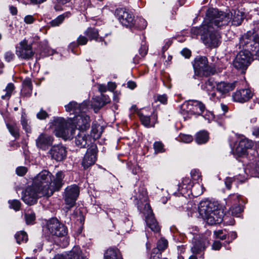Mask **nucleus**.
I'll return each instance as SVG.
<instances>
[{
  "label": "nucleus",
  "instance_id": "f257e3e1",
  "mask_svg": "<svg viewBox=\"0 0 259 259\" xmlns=\"http://www.w3.org/2000/svg\"><path fill=\"white\" fill-rule=\"evenodd\" d=\"M52 175L47 170H43L35 176L32 185L28 186L22 192V199L27 204H35L41 196L50 197L55 191H59L64 184V175L61 171L56 173L52 180Z\"/></svg>",
  "mask_w": 259,
  "mask_h": 259
},
{
  "label": "nucleus",
  "instance_id": "f03ea898",
  "mask_svg": "<svg viewBox=\"0 0 259 259\" xmlns=\"http://www.w3.org/2000/svg\"><path fill=\"white\" fill-rule=\"evenodd\" d=\"M245 48L236 56L233 65L237 69H245L250 63L251 56L259 59V22L254 24L252 31H248L240 39L239 47Z\"/></svg>",
  "mask_w": 259,
  "mask_h": 259
},
{
  "label": "nucleus",
  "instance_id": "7ed1b4c3",
  "mask_svg": "<svg viewBox=\"0 0 259 259\" xmlns=\"http://www.w3.org/2000/svg\"><path fill=\"white\" fill-rule=\"evenodd\" d=\"M87 102H84L81 104H77L75 102H70L65 106L66 111L74 115L73 117H70L69 120L75 127V130L84 132L90 126V118L85 112L87 109Z\"/></svg>",
  "mask_w": 259,
  "mask_h": 259
},
{
  "label": "nucleus",
  "instance_id": "20e7f679",
  "mask_svg": "<svg viewBox=\"0 0 259 259\" xmlns=\"http://www.w3.org/2000/svg\"><path fill=\"white\" fill-rule=\"evenodd\" d=\"M229 21V18L225 14L220 13L218 9L210 8L206 12L205 18L201 27L192 28L191 32L194 35H201L202 39L206 31L212 28V23H214L213 28H215L227 24Z\"/></svg>",
  "mask_w": 259,
  "mask_h": 259
},
{
  "label": "nucleus",
  "instance_id": "39448f33",
  "mask_svg": "<svg viewBox=\"0 0 259 259\" xmlns=\"http://www.w3.org/2000/svg\"><path fill=\"white\" fill-rule=\"evenodd\" d=\"M200 215L210 225L221 223L224 220V212L217 202L202 201L198 206Z\"/></svg>",
  "mask_w": 259,
  "mask_h": 259
},
{
  "label": "nucleus",
  "instance_id": "423d86ee",
  "mask_svg": "<svg viewBox=\"0 0 259 259\" xmlns=\"http://www.w3.org/2000/svg\"><path fill=\"white\" fill-rule=\"evenodd\" d=\"M135 199L138 209L146 215L147 225L151 230L155 232L160 231L159 226L153 217V214L149 203L148 202V196L146 191L142 188L138 194L135 196Z\"/></svg>",
  "mask_w": 259,
  "mask_h": 259
},
{
  "label": "nucleus",
  "instance_id": "0eeeda50",
  "mask_svg": "<svg viewBox=\"0 0 259 259\" xmlns=\"http://www.w3.org/2000/svg\"><path fill=\"white\" fill-rule=\"evenodd\" d=\"M54 133L58 137L67 140L73 138L75 128L69 119L66 121L63 118L57 117L54 120Z\"/></svg>",
  "mask_w": 259,
  "mask_h": 259
},
{
  "label": "nucleus",
  "instance_id": "6e6552de",
  "mask_svg": "<svg viewBox=\"0 0 259 259\" xmlns=\"http://www.w3.org/2000/svg\"><path fill=\"white\" fill-rule=\"evenodd\" d=\"M48 228L50 232L53 235L63 239V247H65L68 244V239L65 236L67 234L66 227L60 223L56 219H53L50 220L47 224Z\"/></svg>",
  "mask_w": 259,
  "mask_h": 259
},
{
  "label": "nucleus",
  "instance_id": "1a4fd4ad",
  "mask_svg": "<svg viewBox=\"0 0 259 259\" xmlns=\"http://www.w3.org/2000/svg\"><path fill=\"white\" fill-rule=\"evenodd\" d=\"M228 24V22L224 25L220 26L217 28H213L214 23H212V28L209 29L208 31H206V32L203 34V37L202 38L204 43L208 47H217L218 46L220 42V34L219 33L218 31L220 29L223 28L224 26H227Z\"/></svg>",
  "mask_w": 259,
  "mask_h": 259
},
{
  "label": "nucleus",
  "instance_id": "9d476101",
  "mask_svg": "<svg viewBox=\"0 0 259 259\" xmlns=\"http://www.w3.org/2000/svg\"><path fill=\"white\" fill-rule=\"evenodd\" d=\"M79 194V188L76 185L68 186L64 190L63 198L67 205L66 211L69 210L75 204V202Z\"/></svg>",
  "mask_w": 259,
  "mask_h": 259
},
{
  "label": "nucleus",
  "instance_id": "9b49d317",
  "mask_svg": "<svg viewBox=\"0 0 259 259\" xmlns=\"http://www.w3.org/2000/svg\"><path fill=\"white\" fill-rule=\"evenodd\" d=\"M252 147V142L246 139H241L235 149L232 150L233 153L235 156L238 157L243 156L247 154L253 155H257V152L254 150L251 149Z\"/></svg>",
  "mask_w": 259,
  "mask_h": 259
},
{
  "label": "nucleus",
  "instance_id": "f8f14e48",
  "mask_svg": "<svg viewBox=\"0 0 259 259\" xmlns=\"http://www.w3.org/2000/svg\"><path fill=\"white\" fill-rule=\"evenodd\" d=\"M205 106L197 100H189L186 101L182 105V114L187 113L193 115H200L205 110Z\"/></svg>",
  "mask_w": 259,
  "mask_h": 259
},
{
  "label": "nucleus",
  "instance_id": "ddd939ff",
  "mask_svg": "<svg viewBox=\"0 0 259 259\" xmlns=\"http://www.w3.org/2000/svg\"><path fill=\"white\" fill-rule=\"evenodd\" d=\"M115 15L120 23L127 27H131L135 24L133 15L124 8H118L115 11Z\"/></svg>",
  "mask_w": 259,
  "mask_h": 259
},
{
  "label": "nucleus",
  "instance_id": "4468645a",
  "mask_svg": "<svg viewBox=\"0 0 259 259\" xmlns=\"http://www.w3.org/2000/svg\"><path fill=\"white\" fill-rule=\"evenodd\" d=\"M16 54L18 58L21 59H31L34 54L32 51V46L28 44L26 39H24L19 43L16 48Z\"/></svg>",
  "mask_w": 259,
  "mask_h": 259
},
{
  "label": "nucleus",
  "instance_id": "2eb2a0df",
  "mask_svg": "<svg viewBox=\"0 0 259 259\" xmlns=\"http://www.w3.org/2000/svg\"><path fill=\"white\" fill-rule=\"evenodd\" d=\"M193 65L195 72H197L200 75H208L210 73H214L213 71L210 70L207 59L205 57L200 56L196 58Z\"/></svg>",
  "mask_w": 259,
  "mask_h": 259
},
{
  "label": "nucleus",
  "instance_id": "dca6fc26",
  "mask_svg": "<svg viewBox=\"0 0 259 259\" xmlns=\"http://www.w3.org/2000/svg\"><path fill=\"white\" fill-rule=\"evenodd\" d=\"M97 147L95 144H92L87 151L81 162V165L87 169L93 165L97 159Z\"/></svg>",
  "mask_w": 259,
  "mask_h": 259
},
{
  "label": "nucleus",
  "instance_id": "f3484780",
  "mask_svg": "<svg viewBox=\"0 0 259 259\" xmlns=\"http://www.w3.org/2000/svg\"><path fill=\"white\" fill-rule=\"evenodd\" d=\"M48 154L52 159L61 161L66 157L67 151L66 148L62 144H57L52 146Z\"/></svg>",
  "mask_w": 259,
  "mask_h": 259
},
{
  "label": "nucleus",
  "instance_id": "a211bd4d",
  "mask_svg": "<svg viewBox=\"0 0 259 259\" xmlns=\"http://www.w3.org/2000/svg\"><path fill=\"white\" fill-rule=\"evenodd\" d=\"M54 259H86L78 246H74L68 253L65 254H58Z\"/></svg>",
  "mask_w": 259,
  "mask_h": 259
},
{
  "label": "nucleus",
  "instance_id": "6ab92c4d",
  "mask_svg": "<svg viewBox=\"0 0 259 259\" xmlns=\"http://www.w3.org/2000/svg\"><path fill=\"white\" fill-rule=\"evenodd\" d=\"M53 142V137L46 133L40 134L35 140L36 147L44 151L48 149Z\"/></svg>",
  "mask_w": 259,
  "mask_h": 259
},
{
  "label": "nucleus",
  "instance_id": "aec40b11",
  "mask_svg": "<svg viewBox=\"0 0 259 259\" xmlns=\"http://www.w3.org/2000/svg\"><path fill=\"white\" fill-rule=\"evenodd\" d=\"M219 13L225 14L229 18L228 23L231 21L232 24L236 26L240 25L245 18L244 13L239 10H234L230 12V14L219 11Z\"/></svg>",
  "mask_w": 259,
  "mask_h": 259
},
{
  "label": "nucleus",
  "instance_id": "412c9836",
  "mask_svg": "<svg viewBox=\"0 0 259 259\" xmlns=\"http://www.w3.org/2000/svg\"><path fill=\"white\" fill-rule=\"evenodd\" d=\"M233 98L236 102L243 103L248 101L252 96L250 89H242L237 91L233 95Z\"/></svg>",
  "mask_w": 259,
  "mask_h": 259
},
{
  "label": "nucleus",
  "instance_id": "4be33fe9",
  "mask_svg": "<svg viewBox=\"0 0 259 259\" xmlns=\"http://www.w3.org/2000/svg\"><path fill=\"white\" fill-rule=\"evenodd\" d=\"M75 145L78 147L85 148L86 146L93 144L92 142L91 137L85 134L84 132L79 131V133L75 138Z\"/></svg>",
  "mask_w": 259,
  "mask_h": 259
},
{
  "label": "nucleus",
  "instance_id": "5701e85b",
  "mask_svg": "<svg viewBox=\"0 0 259 259\" xmlns=\"http://www.w3.org/2000/svg\"><path fill=\"white\" fill-rule=\"evenodd\" d=\"M235 88V82L221 81L216 83V90L223 97H225Z\"/></svg>",
  "mask_w": 259,
  "mask_h": 259
},
{
  "label": "nucleus",
  "instance_id": "b1692460",
  "mask_svg": "<svg viewBox=\"0 0 259 259\" xmlns=\"http://www.w3.org/2000/svg\"><path fill=\"white\" fill-rule=\"evenodd\" d=\"M138 115L143 125L146 127L154 126L157 121V115L153 114L151 116L145 115L143 112H139Z\"/></svg>",
  "mask_w": 259,
  "mask_h": 259
},
{
  "label": "nucleus",
  "instance_id": "393cba45",
  "mask_svg": "<svg viewBox=\"0 0 259 259\" xmlns=\"http://www.w3.org/2000/svg\"><path fill=\"white\" fill-rule=\"evenodd\" d=\"M215 87H216V83L213 80L208 79L204 84L201 85V89L206 91L209 94H210V99L211 100H214L215 97L217 99H219V97L217 96L215 93L210 94V92Z\"/></svg>",
  "mask_w": 259,
  "mask_h": 259
},
{
  "label": "nucleus",
  "instance_id": "a878e982",
  "mask_svg": "<svg viewBox=\"0 0 259 259\" xmlns=\"http://www.w3.org/2000/svg\"><path fill=\"white\" fill-rule=\"evenodd\" d=\"M104 259H122L119 250L115 248H109L104 254Z\"/></svg>",
  "mask_w": 259,
  "mask_h": 259
},
{
  "label": "nucleus",
  "instance_id": "bb28decb",
  "mask_svg": "<svg viewBox=\"0 0 259 259\" xmlns=\"http://www.w3.org/2000/svg\"><path fill=\"white\" fill-rule=\"evenodd\" d=\"M256 155L252 156L253 162L249 164V166L252 175H254V177H259V157H256Z\"/></svg>",
  "mask_w": 259,
  "mask_h": 259
},
{
  "label": "nucleus",
  "instance_id": "cd10ccee",
  "mask_svg": "<svg viewBox=\"0 0 259 259\" xmlns=\"http://www.w3.org/2000/svg\"><path fill=\"white\" fill-rule=\"evenodd\" d=\"M103 132V127L99 124L93 123L92 126L91 136L92 140H95L99 139Z\"/></svg>",
  "mask_w": 259,
  "mask_h": 259
},
{
  "label": "nucleus",
  "instance_id": "c85d7f7f",
  "mask_svg": "<svg viewBox=\"0 0 259 259\" xmlns=\"http://www.w3.org/2000/svg\"><path fill=\"white\" fill-rule=\"evenodd\" d=\"M208 244L209 242L207 240H205L203 242L201 241H196L193 246L191 248V250L194 253H198L200 251L204 250Z\"/></svg>",
  "mask_w": 259,
  "mask_h": 259
},
{
  "label": "nucleus",
  "instance_id": "c756f323",
  "mask_svg": "<svg viewBox=\"0 0 259 259\" xmlns=\"http://www.w3.org/2000/svg\"><path fill=\"white\" fill-rule=\"evenodd\" d=\"M208 139V133L206 131H202L196 134L195 141L198 144H203L206 143Z\"/></svg>",
  "mask_w": 259,
  "mask_h": 259
},
{
  "label": "nucleus",
  "instance_id": "7c9ffc66",
  "mask_svg": "<svg viewBox=\"0 0 259 259\" xmlns=\"http://www.w3.org/2000/svg\"><path fill=\"white\" fill-rule=\"evenodd\" d=\"M71 16V13L69 12H67L64 14L58 16L56 18L53 20L51 22L52 26H57L61 24L65 18L69 17Z\"/></svg>",
  "mask_w": 259,
  "mask_h": 259
},
{
  "label": "nucleus",
  "instance_id": "2f4dec72",
  "mask_svg": "<svg viewBox=\"0 0 259 259\" xmlns=\"http://www.w3.org/2000/svg\"><path fill=\"white\" fill-rule=\"evenodd\" d=\"M24 89L23 91V94L26 97L30 96L32 92V82L31 79L29 78H26L23 81Z\"/></svg>",
  "mask_w": 259,
  "mask_h": 259
},
{
  "label": "nucleus",
  "instance_id": "473e14b6",
  "mask_svg": "<svg viewBox=\"0 0 259 259\" xmlns=\"http://www.w3.org/2000/svg\"><path fill=\"white\" fill-rule=\"evenodd\" d=\"M84 34L90 40L95 39L97 40L99 32L97 29L95 28H88L84 32Z\"/></svg>",
  "mask_w": 259,
  "mask_h": 259
},
{
  "label": "nucleus",
  "instance_id": "72a5a7b5",
  "mask_svg": "<svg viewBox=\"0 0 259 259\" xmlns=\"http://www.w3.org/2000/svg\"><path fill=\"white\" fill-rule=\"evenodd\" d=\"M192 187V193L196 197L201 195L204 190L203 186L199 183L196 184Z\"/></svg>",
  "mask_w": 259,
  "mask_h": 259
},
{
  "label": "nucleus",
  "instance_id": "f704fd0d",
  "mask_svg": "<svg viewBox=\"0 0 259 259\" xmlns=\"http://www.w3.org/2000/svg\"><path fill=\"white\" fill-rule=\"evenodd\" d=\"M15 237L18 244H20L22 242H26L28 240V236L26 233L22 231L17 232L15 234Z\"/></svg>",
  "mask_w": 259,
  "mask_h": 259
},
{
  "label": "nucleus",
  "instance_id": "c9c22d12",
  "mask_svg": "<svg viewBox=\"0 0 259 259\" xmlns=\"http://www.w3.org/2000/svg\"><path fill=\"white\" fill-rule=\"evenodd\" d=\"M7 126L11 134L15 138H17L19 137V128L15 123H7Z\"/></svg>",
  "mask_w": 259,
  "mask_h": 259
},
{
  "label": "nucleus",
  "instance_id": "e433bc0d",
  "mask_svg": "<svg viewBox=\"0 0 259 259\" xmlns=\"http://www.w3.org/2000/svg\"><path fill=\"white\" fill-rule=\"evenodd\" d=\"M88 41V39L85 36L80 35L77 39V43L72 42L70 44L69 47L75 48L77 47L78 45H84L87 44Z\"/></svg>",
  "mask_w": 259,
  "mask_h": 259
},
{
  "label": "nucleus",
  "instance_id": "4c0bfd02",
  "mask_svg": "<svg viewBox=\"0 0 259 259\" xmlns=\"http://www.w3.org/2000/svg\"><path fill=\"white\" fill-rule=\"evenodd\" d=\"M21 123L22 125L23 128L25 131V132L27 133H31V128L30 125L28 123V120L26 119V115L25 113H22L21 119Z\"/></svg>",
  "mask_w": 259,
  "mask_h": 259
},
{
  "label": "nucleus",
  "instance_id": "58836bf2",
  "mask_svg": "<svg viewBox=\"0 0 259 259\" xmlns=\"http://www.w3.org/2000/svg\"><path fill=\"white\" fill-rule=\"evenodd\" d=\"M14 89V84L12 83H9L6 88L5 90H4V92H6V94L5 95L2 96V98L3 99H5L7 98H10Z\"/></svg>",
  "mask_w": 259,
  "mask_h": 259
},
{
  "label": "nucleus",
  "instance_id": "ea45409f",
  "mask_svg": "<svg viewBox=\"0 0 259 259\" xmlns=\"http://www.w3.org/2000/svg\"><path fill=\"white\" fill-rule=\"evenodd\" d=\"M235 179H237L241 182H243L244 181L242 179V178H241V176L240 175L238 176H236L234 178H230V177L227 178L225 180V183L226 187L228 189H231L232 183Z\"/></svg>",
  "mask_w": 259,
  "mask_h": 259
},
{
  "label": "nucleus",
  "instance_id": "a19ab883",
  "mask_svg": "<svg viewBox=\"0 0 259 259\" xmlns=\"http://www.w3.org/2000/svg\"><path fill=\"white\" fill-rule=\"evenodd\" d=\"M155 102H159L163 104H166L167 102V97L165 94L156 95L154 97Z\"/></svg>",
  "mask_w": 259,
  "mask_h": 259
},
{
  "label": "nucleus",
  "instance_id": "79ce46f5",
  "mask_svg": "<svg viewBox=\"0 0 259 259\" xmlns=\"http://www.w3.org/2000/svg\"><path fill=\"white\" fill-rule=\"evenodd\" d=\"M168 245V242L167 241L164 239V238H161L157 242V247L158 250H164Z\"/></svg>",
  "mask_w": 259,
  "mask_h": 259
},
{
  "label": "nucleus",
  "instance_id": "37998d69",
  "mask_svg": "<svg viewBox=\"0 0 259 259\" xmlns=\"http://www.w3.org/2000/svg\"><path fill=\"white\" fill-rule=\"evenodd\" d=\"M179 140L186 143H189L191 142L193 138L192 136L190 135L186 134H180L179 137Z\"/></svg>",
  "mask_w": 259,
  "mask_h": 259
},
{
  "label": "nucleus",
  "instance_id": "c03bdc74",
  "mask_svg": "<svg viewBox=\"0 0 259 259\" xmlns=\"http://www.w3.org/2000/svg\"><path fill=\"white\" fill-rule=\"evenodd\" d=\"M25 218L27 224H30L35 220V215L33 212L28 211L25 214Z\"/></svg>",
  "mask_w": 259,
  "mask_h": 259
},
{
  "label": "nucleus",
  "instance_id": "a18cd8bd",
  "mask_svg": "<svg viewBox=\"0 0 259 259\" xmlns=\"http://www.w3.org/2000/svg\"><path fill=\"white\" fill-rule=\"evenodd\" d=\"M8 202L10 208L14 209L16 211L19 210L21 206V202L19 200L14 199L9 200Z\"/></svg>",
  "mask_w": 259,
  "mask_h": 259
},
{
  "label": "nucleus",
  "instance_id": "49530a36",
  "mask_svg": "<svg viewBox=\"0 0 259 259\" xmlns=\"http://www.w3.org/2000/svg\"><path fill=\"white\" fill-rule=\"evenodd\" d=\"M153 147L155 153H162L164 151L163 145L160 142H155L153 144Z\"/></svg>",
  "mask_w": 259,
  "mask_h": 259
},
{
  "label": "nucleus",
  "instance_id": "de8ad7c7",
  "mask_svg": "<svg viewBox=\"0 0 259 259\" xmlns=\"http://www.w3.org/2000/svg\"><path fill=\"white\" fill-rule=\"evenodd\" d=\"M230 211L231 212L233 215L236 216L241 212L242 208L239 205L232 206L230 209Z\"/></svg>",
  "mask_w": 259,
  "mask_h": 259
},
{
  "label": "nucleus",
  "instance_id": "09e8293b",
  "mask_svg": "<svg viewBox=\"0 0 259 259\" xmlns=\"http://www.w3.org/2000/svg\"><path fill=\"white\" fill-rule=\"evenodd\" d=\"M191 176L194 180L198 181L201 178V175L197 169H193L191 171Z\"/></svg>",
  "mask_w": 259,
  "mask_h": 259
},
{
  "label": "nucleus",
  "instance_id": "8fccbe9b",
  "mask_svg": "<svg viewBox=\"0 0 259 259\" xmlns=\"http://www.w3.org/2000/svg\"><path fill=\"white\" fill-rule=\"evenodd\" d=\"M214 234L216 236V237L220 239L221 240H225L226 238L227 234L224 233V231L222 230H219L218 231H216L214 232Z\"/></svg>",
  "mask_w": 259,
  "mask_h": 259
},
{
  "label": "nucleus",
  "instance_id": "3c124183",
  "mask_svg": "<svg viewBox=\"0 0 259 259\" xmlns=\"http://www.w3.org/2000/svg\"><path fill=\"white\" fill-rule=\"evenodd\" d=\"M27 171V169L24 166H20L17 168L16 171L18 175L22 176L24 175Z\"/></svg>",
  "mask_w": 259,
  "mask_h": 259
},
{
  "label": "nucleus",
  "instance_id": "603ef678",
  "mask_svg": "<svg viewBox=\"0 0 259 259\" xmlns=\"http://www.w3.org/2000/svg\"><path fill=\"white\" fill-rule=\"evenodd\" d=\"M182 184L183 186H186L185 187L186 189H190L192 186L191 180L187 178L183 179L182 181Z\"/></svg>",
  "mask_w": 259,
  "mask_h": 259
},
{
  "label": "nucleus",
  "instance_id": "864d4df0",
  "mask_svg": "<svg viewBox=\"0 0 259 259\" xmlns=\"http://www.w3.org/2000/svg\"><path fill=\"white\" fill-rule=\"evenodd\" d=\"M5 58L6 60L9 62L14 60L15 58V55L11 52H8L5 54Z\"/></svg>",
  "mask_w": 259,
  "mask_h": 259
},
{
  "label": "nucleus",
  "instance_id": "5fc2aeb1",
  "mask_svg": "<svg viewBox=\"0 0 259 259\" xmlns=\"http://www.w3.org/2000/svg\"><path fill=\"white\" fill-rule=\"evenodd\" d=\"M148 48L145 45H142L139 49V53L142 57H144L147 53Z\"/></svg>",
  "mask_w": 259,
  "mask_h": 259
},
{
  "label": "nucleus",
  "instance_id": "6e6d98bb",
  "mask_svg": "<svg viewBox=\"0 0 259 259\" xmlns=\"http://www.w3.org/2000/svg\"><path fill=\"white\" fill-rule=\"evenodd\" d=\"M48 116V114L46 111L40 110V111L37 114V117L39 119H44Z\"/></svg>",
  "mask_w": 259,
  "mask_h": 259
},
{
  "label": "nucleus",
  "instance_id": "4d7b16f0",
  "mask_svg": "<svg viewBox=\"0 0 259 259\" xmlns=\"http://www.w3.org/2000/svg\"><path fill=\"white\" fill-rule=\"evenodd\" d=\"M229 201L233 204H237L239 203V197L236 195H230L229 198Z\"/></svg>",
  "mask_w": 259,
  "mask_h": 259
},
{
  "label": "nucleus",
  "instance_id": "13d9d810",
  "mask_svg": "<svg viewBox=\"0 0 259 259\" xmlns=\"http://www.w3.org/2000/svg\"><path fill=\"white\" fill-rule=\"evenodd\" d=\"M24 21L26 24H30L34 22V19L32 15H27L24 17Z\"/></svg>",
  "mask_w": 259,
  "mask_h": 259
},
{
  "label": "nucleus",
  "instance_id": "bf43d9fd",
  "mask_svg": "<svg viewBox=\"0 0 259 259\" xmlns=\"http://www.w3.org/2000/svg\"><path fill=\"white\" fill-rule=\"evenodd\" d=\"M222 247L221 243L220 241H215L212 245V249L213 250H219Z\"/></svg>",
  "mask_w": 259,
  "mask_h": 259
},
{
  "label": "nucleus",
  "instance_id": "052dcab7",
  "mask_svg": "<svg viewBox=\"0 0 259 259\" xmlns=\"http://www.w3.org/2000/svg\"><path fill=\"white\" fill-rule=\"evenodd\" d=\"M181 54L183 56H185L186 58H189L191 56V51L188 49H184L181 51Z\"/></svg>",
  "mask_w": 259,
  "mask_h": 259
},
{
  "label": "nucleus",
  "instance_id": "680f3d73",
  "mask_svg": "<svg viewBox=\"0 0 259 259\" xmlns=\"http://www.w3.org/2000/svg\"><path fill=\"white\" fill-rule=\"evenodd\" d=\"M161 254L159 252L155 253L153 252L151 253L150 259H161Z\"/></svg>",
  "mask_w": 259,
  "mask_h": 259
},
{
  "label": "nucleus",
  "instance_id": "e2e57ef3",
  "mask_svg": "<svg viewBox=\"0 0 259 259\" xmlns=\"http://www.w3.org/2000/svg\"><path fill=\"white\" fill-rule=\"evenodd\" d=\"M139 21L142 24V25H139L138 28L140 29H144L147 26V22L146 21L143 19H140Z\"/></svg>",
  "mask_w": 259,
  "mask_h": 259
},
{
  "label": "nucleus",
  "instance_id": "0e129e2a",
  "mask_svg": "<svg viewBox=\"0 0 259 259\" xmlns=\"http://www.w3.org/2000/svg\"><path fill=\"white\" fill-rule=\"evenodd\" d=\"M116 85L114 82H109L108 84V90L110 91H113L116 88Z\"/></svg>",
  "mask_w": 259,
  "mask_h": 259
},
{
  "label": "nucleus",
  "instance_id": "69168bd1",
  "mask_svg": "<svg viewBox=\"0 0 259 259\" xmlns=\"http://www.w3.org/2000/svg\"><path fill=\"white\" fill-rule=\"evenodd\" d=\"M127 87L130 89L133 90L136 87V83L133 81H130L127 83Z\"/></svg>",
  "mask_w": 259,
  "mask_h": 259
},
{
  "label": "nucleus",
  "instance_id": "338daca9",
  "mask_svg": "<svg viewBox=\"0 0 259 259\" xmlns=\"http://www.w3.org/2000/svg\"><path fill=\"white\" fill-rule=\"evenodd\" d=\"M9 9H10L11 13L13 15H15L17 14V9L16 7L11 6H10Z\"/></svg>",
  "mask_w": 259,
  "mask_h": 259
},
{
  "label": "nucleus",
  "instance_id": "774afa93",
  "mask_svg": "<svg viewBox=\"0 0 259 259\" xmlns=\"http://www.w3.org/2000/svg\"><path fill=\"white\" fill-rule=\"evenodd\" d=\"M252 134L253 135L259 138V126L253 128Z\"/></svg>",
  "mask_w": 259,
  "mask_h": 259
}]
</instances>
